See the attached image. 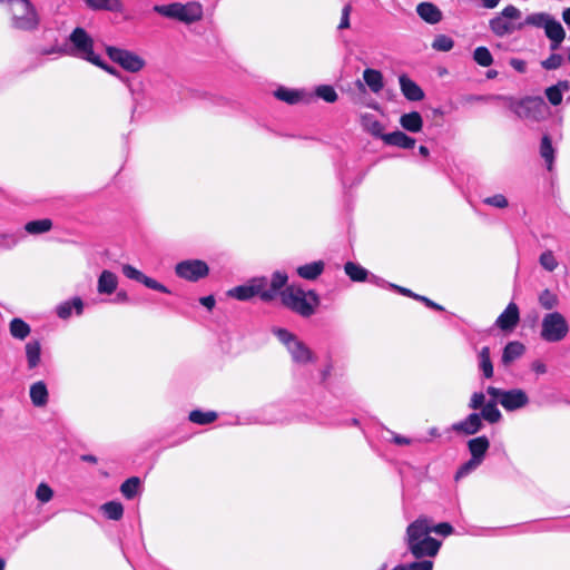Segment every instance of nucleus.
I'll return each instance as SVG.
<instances>
[{"instance_id":"f257e3e1","label":"nucleus","mask_w":570,"mask_h":570,"mask_svg":"<svg viewBox=\"0 0 570 570\" xmlns=\"http://www.w3.org/2000/svg\"><path fill=\"white\" fill-rule=\"evenodd\" d=\"M431 528L425 518H419L406 528L407 549L416 559L435 557L441 548V541L430 537Z\"/></svg>"},{"instance_id":"f03ea898","label":"nucleus","mask_w":570,"mask_h":570,"mask_svg":"<svg viewBox=\"0 0 570 570\" xmlns=\"http://www.w3.org/2000/svg\"><path fill=\"white\" fill-rule=\"evenodd\" d=\"M282 304L302 317H311L320 304V297L314 291L287 286L281 293Z\"/></svg>"},{"instance_id":"7ed1b4c3","label":"nucleus","mask_w":570,"mask_h":570,"mask_svg":"<svg viewBox=\"0 0 570 570\" xmlns=\"http://www.w3.org/2000/svg\"><path fill=\"white\" fill-rule=\"evenodd\" d=\"M154 11L163 17L175 19L184 23H193L202 19L203 8L197 2L179 3L174 2L169 4H157Z\"/></svg>"},{"instance_id":"20e7f679","label":"nucleus","mask_w":570,"mask_h":570,"mask_svg":"<svg viewBox=\"0 0 570 570\" xmlns=\"http://www.w3.org/2000/svg\"><path fill=\"white\" fill-rule=\"evenodd\" d=\"M68 40L70 42L69 48L66 50L68 55L80 58L90 63H98L99 55L94 51V39L83 28H75L69 35Z\"/></svg>"},{"instance_id":"39448f33","label":"nucleus","mask_w":570,"mask_h":570,"mask_svg":"<svg viewBox=\"0 0 570 570\" xmlns=\"http://www.w3.org/2000/svg\"><path fill=\"white\" fill-rule=\"evenodd\" d=\"M502 102L520 119L539 120L542 118L546 104L539 97H527L520 100L510 96H503Z\"/></svg>"},{"instance_id":"423d86ee","label":"nucleus","mask_w":570,"mask_h":570,"mask_svg":"<svg viewBox=\"0 0 570 570\" xmlns=\"http://www.w3.org/2000/svg\"><path fill=\"white\" fill-rule=\"evenodd\" d=\"M520 18L521 11L517 7L509 4L499 14L490 19L489 28L497 37H505L524 27V23L514 22Z\"/></svg>"},{"instance_id":"0eeeda50","label":"nucleus","mask_w":570,"mask_h":570,"mask_svg":"<svg viewBox=\"0 0 570 570\" xmlns=\"http://www.w3.org/2000/svg\"><path fill=\"white\" fill-rule=\"evenodd\" d=\"M487 393L510 412L522 409L529 403L528 394L521 389L504 391L499 387L488 386Z\"/></svg>"},{"instance_id":"6e6552de","label":"nucleus","mask_w":570,"mask_h":570,"mask_svg":"<svg viewBox=\"0 0 570 570\" xmlns=\"http://www.w3.org/2000/svg\"><path fill=\"white\" fill-rule=\"evenodd\" d=\"M12 11L13 26L18 29L30 30L37 27L36 11L29 0H9Z\"/></svg>"},{"instance_id":"1a4fd4ad","label":"nucleus","mask_w":570,"mask_h":570,"mask_svg":"<svg viewBox=\"0 0 570 570\" xmlns=\"http://www.w3.org/2000/svg\"><path fill=\"white\" fill-rule=\"evenodd\" d=\"M276 335L278 340L287 347L294 362L308 363L315 361L313 352L302 341L297 340L292 333L283 328H278L276 331Z\"/></svg>"},{"instance_id":"9d476101","label":"nucleus","mask_w":570,"mask_h":570,"mask_svg":"<svg viewBox=\"0 0 570 570\" xmlns=\"http://www.w3.org/2000/svg\"><path fill=\"white\" fill-rule=\"evenodd\" d=\"M106 52L114 62L129 72H138L146 65L140 56L126 49L107 46Z\"/></svg>"},{"instance_id":"9b49d317","label":"nucleus","mask_w":570,"mask_h":570,"mask_svg":"<svg viewBox=\"0 0 570 570\" xmlns=\"http://www.w3.org/2000/svg\"><path fill=\"white\" fill-rule=\"evenodd\" d=\"M178 277L189 282H197L208 275L209 268L204 261L187 259L178 263L175 267Z\"/></svg>"},{"instance_id":"f8f14e48","label":"nucleus","mask_w":570,"mask_h":570,"mask_svg":"<svg viewBox=\"0 0 570 570\" xmlns=\"http://www.w3.org/2000/svg\"><path fill=\"white\" fill-rule=\"evenodd\" d=\"M264 286H267V278L256 277L244 285L229 289L228 295L238 301H247L255 296H258L262 299V288Z\"/></svg>"},{"instance_id":"ddd939ff","label":"nucleus","mask_w":570,"mask_h":570,"mask_svg":"<svg viewBox=\"0 0 570 570\" xmlns=\"http://www.w3.org/2000/svg\"><path fill=\"white\" fill-rule=\"evenodd\" d=\"M287 275L283 272H275L272 275V278H267V286H264L262 288V301L263 302H271L277 297V295L282 292H279L287 283Z\"/></svg>"},{"instance_id":"4468645a","label":"nucleus","mask_w":570,"mask_h":570,"mask_svg":"<svg viewBox=\"0 0 570 570\" xmlns=\"http://www.w3.org/2000/svg\"><path fill=\"white\" fill-rule=\"evenodd\" d=\"M483 428L479 413H471L465 420L452 424L451 430L461 435H473Z\"/></svg>"},{"instance_id":"2eb2a0df","label":"nucleus","mask_w":570,"mask_h":570,"mask_svg":"<svg viewBox=\"0 0 570 570\" xmlns=\"http://www.w3.org/2000/svg\"><path fill=\"white\" fill-rule=\"evenodd\" d=\"M546 36L550 39V49L552 51L558 50L560 48V45L566 38V31L562 27V24L557 21L554 18H551V20L546 24L544 27Z\"/></svg>"},{"instance_id":"dca6fc26","label":"nucleus","mask_w":570,"mask_h":570,"mask_svg":"<svg viewBox=\"0 0 570 570\" xmlns=\"http://www.w3.org/2000/svg\"><path fill=\"white\" fill-rule=\"evenodd\" d=\"M568 332V323H542L541 337L547 342H558L561 341Z\"/></svg>"},{"instance_id":"f3484780","label":"nucleus","mask_w":570,"mask_h":570,"mask_svg":"<svg viewBox=\"0 0 570 570\" xmlns=\"http://www.w3.org/2000/svg\"><path fill=\"white\" fill-rule=\"evenodd\" d=\"M399 82L401 91L407 100L420 101L424 98V91L422 88L406 75H401Z\"/></svg>"},{"instance_id":"a211bd4d","label":"nucleus","mask_w":570,"mask_h":570,"mask_svg":"<svg viewBox=\"0 0 570 570\" xmlns=\"http://www.w3.org/2000/svg\"><path fill=\"white\" fill-rule=\"evenodd\" d=\"M419 17L430 24L440 22L443 18L442 11L432 2H421L416 6Z\"/></svg>"},{"instance_id":"6ab92c4d","label":"nucleus","mask_w":570,"mask_h":570,"mask_svg":"<svg viewBox=\"0 0 570 570\" xmlns=\"http://www.w3.org/2000/svg\"><path fill=\"white\" fill-rule=\"evenodd\" d=\"M72 309H75L76 316H80L82 314L83 302L80 297L77 296L60 303L56 307L57 316L59 318L66 320L72 315Z\"/></svg>"},{"instance_id":"aec40b11","label":"nucleus","mask_w":570,"mask_h":570,"mask_svg":"<svg viewBox=\"0 0 570 570\" xmlns=\"http://www.w3.org/2000/svg\"><path fill=\"white\" fill-rule=\"evenodd\" d=\"M383 141L389 146H395L402 149H413L415 146V139L401 130L386 134V136H383Z\"/></svg>"},{"instance_id":"412c9836","label":"nucleus","mask_w":570,"mask_h":570,"mask_svg":"<svg viewBox=\"0 0 570 570\" xmlns=\"http://www.w3.org/2000/svg\"><path fill=\"white\" fill-rule=\"evenodd\" d=\"M118 286V277L110 271H102L98 277L97 291L101 295H111Z\"/></svg>"},{"instance_id":"4be33fe9","label":"nucleus","mask_w":570,"mask_h":570,"mask_svg":"<svg viewBox=\"0 0 570 570\" xmlns=\"http://www.w3.org/2000/svg\"><path fill=\"white\" fill-rule=\"evenodd\" d=\"M361 126L366 132L371 134L375 138L383 140V136H386V134H384L383 124L372 114H363L361 116Z\"/></svg>"},{"instance_id":"5701e85b","label":"nucleus","mask_w":570,"mask_h":570,"mask_svg":"<svg viewBox=\"0 0 570 570\" xmlns=\"http://www.w3.org/2000/svg\"><path fill=\"white\" fill-rule=\"evenodd\" d=\"M490 448L489 439L485 435L469 440L468 449L472 458L483 461L485 453Z\"/></svg>"},{"instance_id":"b1692460","label":"nucleus","mask_w":570,"mask_h":570,"mask_svg":"<svg viewBox=\"0 0 570 570\" xmlns=\"http://www.w3.org/2000/svg\"><path fill=\"white\" fill-rule=\"evenodd\" d=\"M400 125L410 132H419L423 127V119L420 112L411 111L400 117Z\"/></svg>"},{"instance_id":"393cba45","label":"nucleus","mask_w":570,"mask_h":570,"mask_svg":"<svg viewBox=\"0 0 570 570\" xmlns=\"http://www.w3.org/2000/svg\"><path fill=\"white\" fill-rule=\"evenodd\" d=\"M49 393L45 382L38 381L30 386V399L35 406L42 407L48 403Z\"/></svg>"},{"instance_id":"a878e982","label":"nucleus","mask_w":570,"mask_h":570,"mask_svg":"<svg viewBox=\"0 0 570 570\" xmlns=\"http://www.w3.org/2000/svg\"><path fill=\"white\" fill-rule=\"evenodd\" d=\"M570 82L568 80L559 81L557 85L546 89V96L552 106H558L562 101L563 92L569 91Z\"/></svg>"},{"instance_id":"bb28decb","label":"nucleus","mask_w":570,"mask_h":570,"mask_svg":"<svg viewBox=\"0 0 570 570\" xmlns=\"http://www.w3.org/2000/svg\"><path fill=\"white\" fill-rule=\"evenodd\" d=\"M363 79L374 94L380 92L384 87L382 72L376 69H365L363 72Z\"/></svg>"},{"instance_id":"cd10ccee","label":"nucleus","mask_w":570,"mask_h":570,"mask_svg":"<svg viewBox=\"0 0 570 570\" xmlns=\"http://www.w3.org/2000/svg\"><path fill=\"white\" fill-rule=\"evenodd\" d=\"M324 271V263L322 261L313 262L302 265L297 268V274L304 279L313 281L317 278Z\"/></svg>"},{"instance_id":"c85d7f7f","label":"nucleus","mask_w":570,"mask_h":570,"mask_svg":"<svg viewBox=\"0 0 570 570\" xmlns=\"http://www.w3.org/2000/svg\"><path fill=\"white\" fill-rule=\"evenodd\" d=\"M87 6L94 10H106L110 12H120L122 3L120 0H85Z\"/></svg>"},{"instance_id":"c756f323","label":"nucleus","mask_w":570,"mask_h":570,"mask_svg":"<svg viewBox=\"0 0 570 570\" xmlns=\"http://www.w3.org/2000/svg\"><path fill=\"white\" fill-rule=\"evenodd\" d=\"M524 345L520 342H510L505 345L502 354V362L509 364L524 353Z\"/></svg>"},{"instance_id":"7c9ffc66","label":"nucleus","mask_w":570,"mask_h":570,"mask_svg":"<svg viewBox=\"0 0 570 570\" xmlns=\"http://www.w3.org/2000/svg\"><path fill=\"white\" fill-rule=\"evenodd\" d=\"M497 403L498 401L493 399L481 409V420L483 419L491 424L498 423L501 420L502 415L497 406Z\"/></svg>"},{"instance_id":"2f4dec72","label":"nucleus","mask_w":570,"mask_h":570,"mask_svg":"<svg viewBox=\"0 0 570 570\" xmlns=\"http://www.w3.org/2000/svg\"><path fill=\"white\" fill-rule=\"evenodd\" d=\"M540 155L547 163L548 170H551L554 161V148L552 147L551 138L548 135H544L541 139Z\"/></svg>"},{"instance_id":"473e14b6","label":"nucleus","mask_w":570,"mask_h":570,"mask_svg":"<svg viewBox=\"0 0 570 570\" xmlns=\"http://www.w3.org/2000/svg\"><path fill=\"white\" fill-rule=\"evenodd\" d=\"M218 414L215 411L203 412L200 410H194L189 413V421L198 425H207L215 422Z\"/></svg>"},{"instance_id":"72a5a7b5","label":"nucleus","mask_w":570,"mask_h":570,"mask_svg":"<svg viewBox=\"0 0 570 570\" xmlns=\"http://www.w3.org/2000/svg\"><path fill=\"white\" fill-rule=\"evenodd\" d=\"M101 510L107 519L118 521L124 515V507L118 501H109L101 505Z\"/></svg>"},{"instance_id":"f704fd0d","label":"nucleus","mask_w":570,"mask_h":570,"mask_svg":"<svg viewBox=\"0 0 570 570\" xmlns=\"http://www.w3.org/2000/svg\"><path fill=\"white\" fill-rule=\"evenodd\" d=\"M51 228H52V222L49 218L31 220L24 225L26 232L29 234H32V235L47 233Z\"/></svg>"},{"instance_id":"c9c22d12","label":"nucleus","mask_w":570,"mask_h":570,"mask_svg":"<svg viewBox=\"0 0 570 570\" xmlns=\"http://www.w3.org/2000/svg\"><path fill=\"white\" fill-rule=\"evenodd\" d=\"M140 479L138 476H131L127 479L122 484L120 485V492L121 494L127 499L131 500L134 499L139 491L140 488Z\"/></svg>"},{"instance_id":"e433bc0d","label":"nucleus","mask_w":570,"mask_h":570,"mask_svg":"<svg viewBox=\"0 0 570 570\" xmlns=\"http://www.w3.org/2000/svg\"><path fill=\"white\" fill-rule=\"evenodd\" d=\"M344 271L346 275L354 282L365 281L368 274V272L364 267L353 262H347L344 266Z\"/></svg>"},{"instance_id":"4c0bfd02","label":"nucleus","mask_w":570,"mask_h":570,"mask_svg":"<svg viewBox=\"0 0 570 570\" xmlns=\"http://www.w3.org/2000/svg\"><path fill=\"white\" fill-rule=\"evenodd\" d=\"M26 356L29 368H35L40 363V345L38 342H29L26 345Z\"/></svg>"},{"instance_id":"58836bf2","label":"nucleus","mask_w":570,"mask_h":570,"mask_svg":"<svg viewBox=\"0 0 570 570\" xmlns=\"http://www.w3.org/2000/svg\"><path fill=\"white\" fill-rule=\"evenodd\" d=\"M473 60L481 67H489L493 63V57L487 47H478L473 51Z\"/></svg>"},{"instance_id":"ea45409f","label":"nucleus","mask_w":570,"mask_h":570,"mask_svg":"<svg viewBox=\"0 0 570 570\" xmlns=\"http://www.w3.org/2000/svg\"><path fill=\"white\" fill-rule=\"evenodd\" d=\"M274 95L277 99L291 105L298 102L302 98V94L299 91L291 90L283 87L278 88Z\"/></svg>"},{"instance_id":"a19ab883","label":"nucleus","mask_w":570,"mask_h":570,"mask_svg":"<svg viewBox=\"0 0 570 570\" xmlns=\"http://www.w3.org/2000/svg\"><path fill=\"white\" fill-rule=\"evenodd\" d=\"M480 367L487 379L493 376V365L490 357V348L488 346L482 347L480 352Z\"/></svg>"},{"instance_id":"79ce46f5","label":"nucleus","mask_w":570,"mask_h":570,"mask_svg":"<svg viewBox=\"0 0 570 570\" xmlns=\"http://www.w3.org/2000/svg\"><path fill=\"white\" fill-rule=\"evenodd\" d=\"M551 18L552 17L546 12L532 13L527 16L522 23H524V26H534L544 29L546 24L551 20Z\"/></svg>"},{"instance_id":"37998d69","label":"nucleus","mask_w":570,"mask_h":570,"mask_svg":"<svg viewBox=\"0 0 570 570\" xmlns=\"http://www.w3.org/2000/svg\"><path fill=\"white\" fill-rule=\"evenodd\" d=\"M453 39L446 35H438L432 42V48L434 50L443 52L450 51L453 48Z\"/></svg>"},{"instance_id":"c03bdc74","label":"nucleus","mask_w":570,"mask_h":570,"mask_svg":"<svg viewBox=\"0 0 570 570\" xmlns=\"http://www.w3.org/2000/svg\"><path fill=\"white\" fill-rule=\"evenodd\" d=\"M317 97L322 98L326 102H335L338 98L335 89L330 85H321L316 88Z\"/></svg>"},{"instance_id":"a18cd8bd","label":"nucleus","mask_w":570,"mask_h":570,"mask_svg":"<svg viewBox=\"0 0 570 570\" xmlns=\"http://www.w3.org/2000/svg\"><path fill=\"white\" fill-rule=\"evenodd\" d=\"M482 463L481 460L472 458L463 463L455 473V480H459L465 475H468L471 471L475 470Z\"/></svg>"},{"instance_id":"49530a36","label":"nucleus","mask_w":570,"mask_h":570,"mask_svg":"<svg viewBox=\"0 0 570 570\" xmlns=\"http://www.w3.org/2000/svg\"><path fill=\"white\" fill-rule=\"evenodd\" d=\"M539 263L544 269L549 272L554 271L558 266V262L551 250L543 252L539 257Z\"/></svg>"},{"instance_id":"de8ad7c7","label":"nucleus","mask_w":570,"mask_h":570,"mask_svg":"<svg viewBox=\"0 0 570 570\" xmlns=\"http://www.w3.org/2000/svg\"><path fill=\"white\" fill-rule=\"evenodd\" d=\"M539 302L543 308L552 309L558 304V297L551 291L544 289L539 296Z\"/></svg>"},{"instance_id":"09e8293b","label":"nucleus","mask_w":570,"mask_h":570,"mask_svg":"<svg viewBox=\"0 0 570 570\" xmlns=\"http://www.w3.org/2000/svg\"><path fill=\"white\" fill-rule=\"evenodd\" d=\"M495 321H520L518 305L510 303Z\"/></svg>"},{"instance_id":"8fccbe9b","label":"nucleus","mask_w":570,"mask_h":570,"mask_svg":"<svg viewBox=\"0 0 570 570\" xmlns=\"http://www.w3.org/2000/svg\"><path fill=\"white\" fill-rule=\"evenodd\" d=\"M10 332L13 337L23 340L30 333L28 323H10Z\"/></svg>"},{"instance_id":"3c124183","label":"nucleus","mask_w":570,"mask_h":570,"mask_svg":"<svg viewBox=\"0 0 570 570\" xmlns=\"http://www.w3.org/2000/svg\"><path fill=\"white\" fill-rule=\"evenodd\" d=\"M563 62V57L559 53H551L546 60L541 62L542 68L546 70H556Z\"/></svg>"},{"instance_id":"603ef678","label":"nucleus","mask_w":570,"mask_h":570,"mask_svg":"<svg viewBox=\"0 0 570 570\" xmlns=\"http://www.w3.org/2000/svg\"><path fill=\"white\" fill-rule=\"evenodd\" d=\"M483 203L497 208H505L509 205L507 197L502 194H495L493 196L487 197Z\"/></svg>"},{"instance_id":"864d4df0","label":"nucleus","mask_w":570,"mask_h":570,"mask_svg":"<svg viewBox=\"0 0 570 570\" xmlns=\"http://www.w3.org/2000/svg\"><path fill=\"white\" fill-rule=\"evenodd\" d=\"M52 495H53V491L48 484L40 483L38 485L37 491H36V497L39 501L48 502L51 500Z\"/></svg>"},{"instance_id":"5fc2aeb1","label":"nucleus","mask_w":570,"mask_h":570,"mask_svg":"<svg viewBox=\"0 0 570 570\" xmlns=\"http://www.w3.org/2000/svg\"><path fill=\"white\" fill-rule=\"evenodd\" d=\"M122 273L124 275L129 278V279H134L138 283H141L144 277H145V274L141 273L140 271H138L136 267L129 265V264H126L122 266Z\"/></svg>"},{"instance_id":"6e6d98bb","label":"nucleus","mask_w":570,"mask_h":570,"mask_svg":"<svg viewBox=\"0 0 570 570\" xmlns=\"http://www.w3.org/2000/svg\"><path fill=\"white\" fill-rule=\"evenodd\" d=\"M141 284H144L146 287L157 291V292L169 293V289L165 285H163L161 283L157 282L156 279H154L147 275H145Z\"/></svg>"},{"instance_id":"4d7b16f0","label":"nucleus","mask_w":570,"mask_h":570,"mask_svg":"<svg viewBox=\"0 0 570 570\" xmlns=\"http://www.w3.org/2000/svg\"><path fill=\"white\" fill-rule=\"evenodd\" d=\"M433 561L431 560H421L414 561L406 564V570H433Z\"/></svg>"},{"instance_id":"13d9d810","label":"nucleus","mask_w":570,"mask_h":570,"mask_svg":"<svg viewBox=\"0 0 570 570\" xmlns=\"http://www.w3.org/2000/svg\"><path fill=\"white\" fill-rule=\"evenodd\" d=\"M503 95H472L466 100L468 101H502Z\"/></svg>"},{"instance_id":"bf43d9fd","label":"nucleus","mask_w":570,"mask_h":570,"mask_svg":"<svg viewBox=\"0 0 570 570\" xmlns=\"http://www.w3.org/2000/svg\"><path fill=\"white\" fill-rule=\"evenodd\" d=\"M485 404L487 403H485L484 394L481 392H475V393H473V395L470 400L469 406L472 410H479V409H482Z\"/></svg>"},{"instance_id":"052dcab7","label":"nucleus","mask_w":570,"mask_h":570,"mask_svg":"<svg viewBox=\"0 0 570 570\" xmlns=\"http://www.w3.org/2000/svg\"><path fill=\"white\" fill-rule=\"evenodd\" d=\"M352 11V6L350 3L345 4L342 9L341 22L338 24V29H347L350 28V14Z\"/></svg>"},{"instance_id":"680f3d73","label":"nucleus","mask_w":570,"mask_h":570,"mask_svg":"<svg viewBox=\"0 0 570 570\" xmlns=\"http://www.w3.org/2000/svg\"><path fill=\"white\" fill-rule=\"evenodd\" d=\"M95 66L104 69L105 71H107L109 75H112L117 78H119L120 80H124L121 73L112 66L110 65H107L101 58L100 56L98 57V63H94Z\"/></svg>"},{"instance_id":"e2e57ef3","label":"nucleus","mask_w":570,"mask_h":570,"mask_svg":"<svg viewBox=\"0 0 570 570\" xmlns=\"http://www.w3.org/2000/svg\"><path fill=\"white\" fill-rule=\"evenodd\" d=\"M431 531L441 535H450L453 533V527L449 522H441L434 528H431Z\"/></svg>"},{"instance_id":"0e129e2a","label":"nucleus","mask_w":570,"mask_h":570,"mask_svg":"<svg viewBox=\"0 0 570 570\" xmlns=\"http://www.w3.org/2000/svg\"><path fill=\"white\" fill-rule=\"evenodd\" d=\"M414 298L423 302L428 307L440 309V311L443 309V307L441 305L434 303L433 301H431L430 298H428L425 296L414 295Z\"/></svg>"},{"instance_id":"69168bd1","label":"nucleus","mask_w":570,"mask_h":570,"mask_svg":"<svg viewBox=\"0 0 570 570\" xmlns=\"http://www.w3.org/2000/svg\"><path fill=\"white\" fill-rule=\"evenodd\" d=\"M510 65L519 72H524L527 69L525 62L520 59H511Z\"/></svg>"},{"instance_id":"338daca9","label":"nucleus","mask_w":570,"mask_h":570,"mask_svg":"<svg viewBox=\"0 0 570 570\" xmlns=\"http://www.w3.org/2000/svg\"><path fill=\"white\" fill-rule=\"evenodd\" d=\"M200 304L208 309H212L215 305V298L212 295L204 296L199 299Z\"/></svg>"},{"instance_id":"774afa93","label":"nucleus","mask_w":570,"mask_h":570,"mask_svg":"<svg viewBox=\"0 0 570 570\" xmlns=\"http://www.w3.org/2000/svg\"><path fill=\"white\" fill-rule=\"evenodd\" d=\"M393 442L397 445H409L411 444V440L409 438L402 435H394Z\"/></svg>"}]
</instances>
